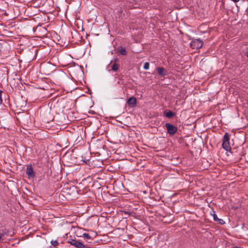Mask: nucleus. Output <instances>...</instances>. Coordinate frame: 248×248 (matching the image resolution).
Returning <instances> with one entry per match:
<instances>
[{
    "label": "nucleus",
    "mask_w": 248,
    "mask_h": 248,
    "mask_svg": "<svg viewBox=\"0 0 248 248\" xmlns=\"http://www.w3.org/2000/svg\"><path fill=\"white\" fill-rule=\"evenodd\" d=\"M165 126L167 130V133L170 135H174L177 131V127L171 124L166 123Z\"/></svg>",
    "instance_id": "nucleus-2"
},
{
    "label": "nucleus",
    "mask_w": 248,
    "mask_h": 248,
    "mask_svg": "<svg viewBox=\"0 0 248 248\" xmlns=\"http://www.w3.org/2000/svg\"><path fill=\"white\" fill-rule=\"evenodd\" d=\"M203 44V42L200 39H195L192 40L190 43V46L193 49H199L202 47Z\"/></svg>",
    "instance_id": "nucleus-3"
},
{
    "label": "nucleus",
    "mask_w": 248,
    "mask_h": 248,
    "mask_svg": "<svg viewBox=\"0 0 248 248\" xmlns=\"http://www.w3.org/2000/svg\"><path fill=\"white\" fill-rule=\"evenodd\" d=\"M127 103L131 107H134L137 104V100L135 97H131L128 99Z\"/></svg>",
    "instance_id": "nucleus-6"
},
{
    "label": "nucleus",
    "mask_w": 248,
    "mask_h": 248,
    "mask_svg": "<svg viewBox=\"0 0 248 248\" xmlns=\"http://www.w3.org/2000/svg\"><path fill=\"white\" fill-rule=\"evenodd\" d=\"M157 71L158 74L162 77H164L167 75V71L163 67H158L157 68Z\"/></svg>",
    "instance_id": "nucleus-7"
},
{
    "label": "nucleus",
    "mask_w": 248,
    "mask_h": 248,
    "mask_svg": "<svg viewBox=\"0 0 248 248\" xmlns=\"http://www.w3.org/2000/svg\"><path fill=\"white\" fill-rule=\"evenodd\" d=\"M83 236L86 239H92L91 236L88 233H84L83 234Z\"/></svg>",
    "instance_id": "nucleus-12"
},
{
    "label": "nucleus",
    "mask_w": 248,
    "mask_h": 248,
    "mask_svg": "<svg viewBox=\"0 0 248 248\" xmlns=\"http://www.w3.org/2000/svg\"><path fill=\"white\" fill-rule=\"evenodd\" d=\"M232 1H233L234 2H236V0H232Z\"/></svg>",
    "instance_id": "nucleus-18"
},
{
    "label": "nucleus",
    "mask_w": 248,
    "mask_h": 248,
    "mask_svg": "<svg viewBox=\"0 0 248 248\" xmlns=\"http://www.w3.org/2000/svg\"><path fill=\"white\" fill-rule=\"evenodd\" d=\"M51 244H52V245L55 247L58 245V242L56 240H54V241L52 240L51 241Z\"/></svg>",
    "instance_id": "nucleus-14"
},
{
    "label": "nucleus",
    "mask_w": 248,
    "mask_h": 248,
    "mask_svg": "<svg viewBox=\"0 0 248 248\" xmlns=\"http://www.w3.org/2000/svg\"><path fill=\"white\" fill-rule=\"evenodd\" d=\"M118 53L122 55H125L126 54V51L124 47H121L118 49Z\"/></svg>",
    "instance_id": "nucleus-9"
},
{
    "label": "nucleus",
    "mask_w": 248,
    "mask_h": 248,
    "mask_svg": "<svg viewBox=\"0 0 248 248\" xmlns=\"http://www.w3.org/2000/svg\"><path fill=\"white\" fill-rule=\"evenodd\" d=\"M175 114L172 111L169 110L168 111L164 112V115L168 118H171L175 116Z\"/></svg>",
    "instance_id": "nucleus-8"
},
{
    "label": "nucleus",
    "mask_w": 248,
    "mask_h": 248,
    "mask_svg": "<svg viewBox=\"0 0 248 248\" xmlns=\"http://www.w3.org/2000/svg\"><path fill=\"white\" fill-rule=\"evenodd\" d=\"M213 214L212 215L213 216L214 220L217 221V220H218V218L217 217V214H216V212L214 210H213Z\"/></svg>",
    "instance_id": "nucleus-11"
},
{
    "label": "nucleus",
    "mask_w": 248,
    "mask_h": 248,
    "mask_svg": "<svg viewBox=\"0 0 248 248\" xmlns=\"http://www.w3.org/2000/svg\"><path fill=\"white\" fill-rule=\"evenodd\" d=\"M68 242L71 245L77 248H85V245L80 242L77 241L75 239H69Z\"/></svg>",
    "instance_id": "nucleus-4"
},
{
    "label": "nucleus",
    "mask_w": 248,
    "mask_h": 248,
    "mask_svg": "<svg viewBox=\"0 0 248 248\" xmlns=\"http://www.w3.org/2000/svg\"><path fill=\"white\" fill-rule=\"evenodd\" d=\"M26 174L30 178H34L35 177V174L31 166L27 167L26 169Z\"/></svg>",
    "instance_id": "nucleus-5"
},
{
    "label": "nucleus",
    "mask_w": 248,
    "mask_h": 248,
    "mask_svg": "<svg viewBox=\"0 0 248 248\" xmlns=\"http://www.w3.org/2000/svg\"><path fill=\"white\" fill-rule=\"evenodd\" d=\"M246 56L248 58V50L246 52Z\"/></svg>",
    "instance_id": "nucleus-17"
},
{
    "label": "nucleus",
    "mask_w": 248,
    "mask_h": 248,
    "mask_svg": "<svg viewBox=\"0 0 248 248\" xmlns=\"http://www.w3.org/2000/svg\"><path fill=\"white\" fill-rule=\"evenodd\" d=\"M2 91H0V104L2 103Z\"/></svg>",
    "instance_id": "nucleus-16"
},
{
    "label": "nucleus",
    "mask_w": 248,
    "mask_h": 248,
    "mask_svg": "<svg viewBox=\"0 0 248 248\" xmlns=\"http://www.w3.org/2000/svg\"><path fill=\"white\" fill-rule=\"evenodd\" d=\"M217 221L219 224L221 225L224 224L225 223V221L222 219L218 218V220H217Z\"/></svg>",
    "instance_id": "nucleus-15"
},
{
    "label": "nucleus",
    "mask_w": 248,
    "mask_h": 248,
    "mask_svg": "<svg viewBox=\"0 0 248 248\" xmlns=\"http://www.w3.org/2000/svg\"><path fill=\"white\" fill-rule=\"evenodd\" d=\"M119 64L114 62L111 66V70L113 71H117L119 68Z\"/></svg>",
    "instance_id": "nucleus-10"
},
{
    "label": "nucleus",
    "mask_w": 248,
    "mask_h": 248,
    "mask_svg": "<svg viewBox=\"0 0 248 248\" xmlns=\"http://www.w3.org/2000/svg\"><path fill=\"white\" fill-rule=\"evenodd\" d=\"M149 66H150L149 63L148 62H146L144 64L143 68L145 70H148L149 68Z\"/></svg>",
    "instance_id": "nucleus-13"
},
{
    "label": "nucleus",
    "mask_w": 248,
    "mask_h": 248,
    "mask_svg": "<svg viewBox=\"0 0 248 248\" xmlns=\"http://www.w3.org/2000/svg\"><path fill=\"white\" fill-rule=\"evenodd\" d=\"M230 135L228 133H226L223 136V142L222 144V148L227 151H229L231 149L230 145Z\"/></svg>",
    "instance_id": "nucleus-1"
}]
</instances>
